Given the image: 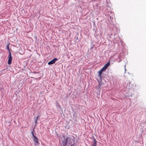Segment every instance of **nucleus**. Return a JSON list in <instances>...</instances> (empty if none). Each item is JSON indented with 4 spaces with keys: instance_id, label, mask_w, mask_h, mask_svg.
Returning a JSON list of instances; mask_svg holds the SVG:
<instances>
[{
    "instance_id": "1",
    "label": "nucleus",
    "mask_w": 146,
    "mask_h": 146,
    "mask_svg": "<svg viewBox=\"0 0 146 146\" xmlns=\"http://www.w3.org/2000/svg\"><path fill=\"white\" fill-rule=\"evenodd\" d=\"M9 59L8 61V64L10 65L11 64L12 58L11 56V53L10 51H9L8 56Z\"/></svg>"
},
{
    "instance_id": "2",
    "label": "nucleus",
    "mask_w": 146,
    "mask_h": 146,
    "mask_svg": "<svg viewBox=\"0 0 146 146\" xmlns=\"http://www.w3.org/2000/svg\"><path fill=\"white\" fill-rule=\"evenodd\" d=\"M106 69L103 67L98 72V76L99 78L101 79L102 74L103 72L105 71Z\"/></svg>"
},
{
    "instance_id": "3",
    "label": "nucleus",
    "mask_w": 146,
    "mask_h": 146,
    "mask_svg": "<svg viewBox=\"0 0 146 146\" xmlns=\"http://www.w3.org/2000/svg\"><path fill=\"white\" fill-rule=\"evenodd\" d=\"M58 60V59L57 58H55L51 60V61H49L48 62V65H51L54 64Z\"/></svg>"
},
{
    "instance_id": "4",
    "label": "nucleus",
    "mask_w": 146,
    "mask_h": 146,
    "mask_svg": "<svg viewBox=\"0 0 146 146\" xmlns=\"http://www.w3.org/2000/svg\"><path fill=\"white\" fill-rule=\"evenodd\" d=\"M68 138L67 137L64 139L63 142L64 146H67L68 145Z\"/></svg>"
},
{
    "instance_id": "5",
    "label": "nucleus",
    "mask_w": 146,
    "mask_h": 146,
    "mask_svg": "<svg viewBox=\"0 0 146 146\" xmlns=\"http://www.w3.org/2000/svg\"><path fill=\"white\" fill-rule=\"evenodd\" d=\"M34 138L33 139V140L34 141V142L36 143V144H39V142H38V140L36 136L34 135H33V137Z\"/></svg>"
},
{
    "instance_id": "6",
    "label": "nucleus",
    "mask_w": 146,
    "mask_h": 146,
    "mask_svg": "<svg viewBox=\"0 0 146 146\" xmlns=\"http://www.w3.org/2000/svg\"><path fill=\"white\" fill-rule=\"evenodd\" d=\"M110 62H108V63L104 66L103 67L106 70L108 67L110 66Z\"/></svg>"
},
{
    "instance_id": "7",
    "label": "nucleus",
    "mask_w": 146,
    "mask_h": 146,
    "mask_svg": "<svg viewBox=\"0 0 146 146\" xmlns=\"http://www.w3.org/2000/svg\"><path fill=\"white\" fill-rule=\"evenodd\" d=\"M93 140L94 142V144L93 145H94L95 146H96L97 141H96V139L95 138H94V139H93Z\"/></svg>"
},
{
    "instance_id": "8",
    "label": "nucleus",
    "mask_w": 146,
    "mask_h": 146,
    "mask_svg": "<svg viewBox=\"0 0 146 146\" xmlns=\"http://www.w3.org/2000/svg\"><path fill=\"white\" fill-rule=\"evenodd\" d=\"M7 49L9 50V46L8 45L7 46Z\"/></svg>"
},
{
    "instance_id": "9",
    "label": "nucleus",
    "mask_w": 146,
    "mask_h": 146,
    "mask_svg": "<svg viewBox=\"0 0 146 146\" xmlns=\"http://www.w3.org/2000/svg\"><path fill=\"white\" fill-rule=\"evenodd\" d=\"M31 133H32V134L33 136V135H34V133H33V131H32L31 132Z\"/></svg>"
},
{
    "instance_id": "10",
    "label": "nucleus",
    "mask_w": 146,
    "mask_h": 146,
    "mask_svg": "<svg viewBox=\"0 0 146 146\" xmlns=\"http://www.w3.org/2000/svg\"><path fill=\"white\" fill-rule=\"evenodd\" d=\"M39 117V115H38V116L37 117V118H36V120H37L38 119V118Z\"/></svg>"
},
{
    "instance_id": "11",
    "label": "nucleus",
    "mask_w": 146,
    "mask_h": 146,
    "mask_svg": "<svg viewBox=\"0 0 146 146\" xmlns=\"http://www.w3.org/2000/svg\"><path fill=\"white\" fill-rule=\"evenodd\" d=\"M35 123L36 124L37 123V120H35Z\"/></svg>"
},
{
    "instance_id": "12",
    "label": "nucleus",
    "mask_w": 146,
    "mask_h": 146,
    "mask_svg": "<svg viewBox=\"0 0 146 146\" xmlns=\"http://www.w3.org/2000/svg\"><path fill=\"white\" fill-rule=\"evenodd\" d=\"M70 146H74V145H71Z\"/></svg>"
}]
</instances>
